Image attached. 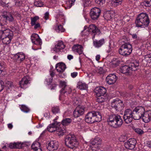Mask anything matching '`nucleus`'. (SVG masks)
<instances>
[{
	"mask_svg": "<svg viewBox=\"0 0 151 151\" xmlns=\"http://www.w3.org/2000/svg\"><path fill=\"white\" fill-rule=\"evenodd\" d=\"M150 22L148 16L146 13H140L136 18L135 23L137 27L145 28L147 27Z\"/></svg>",
	"mask_w": 151,
	"mask_h": 151,
	"instance_id": "1",
	"label": "nucleus"
},
{
	"mask_svg": "<svg viewBox=\"0 0 151 151\" xmlns=\"http://www.w3.org/2000/svg\"><path fill=\"white\" fill-rule=\"evenodd\" d=\"M101 120L100 113L98 111H93L88 112L86 116L85 121L88 123L100 122Z\"/></svg>",
	"mask_w": 151,
	"mask_h": 151,
	"instance_id": "2",
	"label": "nucleus"
},
{
	"mask_svg": "<svg viewBox=\"0 0 151 151\" xmlns=\"http://www.w3.org/2000/svg\"><path fill=\"white\" fill-rule=\"evenodd\" d=\"M107 122L110 126L115 128L120 127L123 124V120L121 116L115 114L110 115Z\"/></svg>",
	"mask_w": 151,
	"mask_h": 151,
	"instance_id": "3",
	"label": "nucleus"
},
{
	"mask_svg": "<svg viewBox=\"0 0 151 151\" xmlns=\"http://www.w3.org/2000/svg\"><path fill=\"white\" fill-rule=\"evenodd\" d=\"M65 144L68 147L73 149L77 147L78 143L74 135L69 134L65 137Z\"/></svg>",
	"mask_w": 151,
	"mask_h": 151,
	"instance_id": "4",
	"label": "nucleus"
},
{
	"mask_svg": "<svg viewBox=\"0 0 151 151\" xmlns=\"http://www.w3.org/2000/svg\"><path fill=\"white\" fill-rule=\"evenodd\" d=\"M132 50L131 44L126 43L122 45L119 49V52L120 54L127 56L129 55Z\"/></svg>",
	"mask_w": 151,
	"mask_h": 151,
	"instance_id": "5",
	"label": "nucleus"
},
{
	"mask_svg": "<svg viewBox=\"0 0 151 151\" xmlns=\"http://www.w3.org/2000/svg\"><path fill=\"white\" fill-rule=\"evenodd\" d=\"M145 108L142 106H137L133 109V119L138 120L142 118L145 111Z\"/></svg>",
	"mask_w": 151,
	"mask_h": 151,
	"instance_id": "6",
	"label": "nucleus"
},
{
	"mask_svg": "<svg viewBox=\"0 0 151 151\" xmlns=\"http://www.w3.org/2000/svg\"><path fill=\"white\" fill-rule=\"evenodd\" d=\"M133 110L132 111L129 109L126 110L123 116L124 121L126 124L130 123L133 119Z\"/></svg>",
	"mask_w": 151,
	"mask_h": 151,
	"instance_id": "7",
	"label": "nucleus"
},
{
	"mask_svg": "<svg viewBox=\"0 0 151 151\" xmlns=\"http://www.w3.org/2000/svg\"><path fill=\"white\" fill-rule=\"evenodd\" d=\"M111 106L117 111H120L122 110L124 108V104L123 102L116 99H114L112 102Z\"/></svg>",
	"mask_w": 151,
	"mask_h": 151,
	"instance_id": "8",
	"label": "nucleus"
},
{
	"mask_svg": "<svg viewBox=\"0 0 151 151\" xmlns=\"http://www.w3.org/2000/svg\"><path fill=\"white\" fill-rule=\"evenodd\" d=\"M101 14L100 9L97 7H94L91 9L90 12V16L93 20H97Z\"/></svg>",
	"mask_w": 151,
	"mask_h": 151,
	"instance_id": "9",
	"label": "nucleus"
},
{
	"mask_svg": "<svg viewBox=\"0 0 151 151\" xmlns=\"http://www.w3.org/2000/svg\"><path fill=\"white\" fill-rule=\"evenodd\" d=\"M136 143V140L135 139L131 138L124 143V145L126 148L132 150L135 147Z\"/></svg>",
	"mask_w": 151,
	"mask_h": 151,
	"instance_id": "10",
	"label": "nucleus"
},
{
	"mask_svg": "<svg viewBox=\"0 0 151 151\" xmlns=\"http://www.w3.org/2000/svg\"><path fill=\"white\" fill-rule=\"evenodd\" d=\"M84 107L83 106L78 105L77 106L73 112L75 117H78L83 115L84 112Z\"/></svg>",
	"mask_w": 151,
	"mask_h": 151,
	"instance_id": "11",
	"label": "nucleus"
},
{
	"mask_svg": "<svg viewBox=\"0 0 151 151\" xmlns=\"http://www.w3.org/2000/svg\"><path fill=\"white\" fill-rule=\"evenodd\" d=\"M31 40L32 42L35 45H40L42 44L41 39L37 34H32L31 36Z\"/></svg>",
	"mask_w": 151,
	"mask_h": 151,
	"instance_id": "12",
	"label": "nucleus"
},
{
	"mask_svg": "<svg viewBox=\"0 0 151 151\" xmlns=\"http://www.w3.org/2000/svg\"><path fill=\"white\" fill-rule=\"evenodd\" d=\"M117 77L114 74H109L106 78V81L107 83L109 85L114 83L116 81Z\"/></svg>",
	"mask_w": 151,
	"mask_h": 151,
	"instance_id": "13",
	"label": "nucleus"
},
{
	"mask_svg": "<svg viewBox=\"0 0 151 151\" xmlns=\"http://www.w3.org/2000/svg\"><path fill=\"white\" fill-rule=\"evenodd\" d=\"M30 81V79L29 76L24 77L19 82L20 86L23 88H26L27 84L29 83V81Z\"/></svg>",
	"mask_w": 151,
	"mask_h": 151,
	"instance_id": "14",
	"label": "nucleus"
},
{
	"mask_svg": "<svg viewBox=\"0 0 151 151\" xmlns=\"http://www.w3.org/2000/svg\"><path fill=\"white\" fill-rule=\"evenodd\" d=\"M142 119L145 123H148L151 120V111H148L144 112Z\"/></svg>",
	"mask_w": 151,
	"mask_h": 151,
	"instance_id": "15",
	"label": "nucleus"
},
{
	"mask_svg": "<svg viewBox=\"0 0 151 151\" xmlns=\"http://www.w3.org/2000/svg\"><path fill=\"white\" fill-rule=\"evenodd\" d=\"M95 92L96 94V96L104 95L106 93V89L102 86L97 87L95 89Z\"/></svg>",
	"mask_w": 151,
	"mask_h": 151,
	"instance_id": "16",
	"label": "nucleus"
},
{
	"mask_svg": "<svg viewBox=\"0 0 151 151\" xmlns=\"http://www.w3.org/2000/svg\"><path fill=\"white\" fill-rule=\"evenodd\" d=\"M65 47V45L62 41H58L57 44L55 45L53 50L56 52H58L61 50H63Z\"/></svg>",
	"mask_w": 151,
	"mask_h": 151,
	"instance_id": "17",
	"label": "nucleus"
},
{
	"mask_svg": "<svg viewBox=\"0 0 151 151\" xmlns=\"http://www.w3.org/2000/svg\"><path fill=\"white\" fill-rule=\"evenodd\" d=\"M2 34V37H13V32L9 29H5L1 30Z\"/></svg>",
	"mask_w": 151,
	"mask_h": 151,
	"instance_id": "18",
	"label": "nucleus"
},
{
	"mask_svg": "<svg viewBox=\"0 0 151 151\" xmlns=\"http://www.w3.org/2000/svg\"><path fill=\"white\" fill-rule=\"evenodd\" d=\"M56 69L60 73H63L66 68L65 64L62 63H57L55 66Z\"/></svg>",
	"mask_w": 151,
	"mask_h": 151,
	"instance_id": "19",
	"label": "nucleus"
},
{
	"mask_svg": "<svg viewBox=\"0 0 151 151\" xmlns=\"http://www.w3.org/2000/svg\"><path fill=\"white\" fill-rule=\"evenodd\" d=\"M88 30L89 32L93 33H98L99 34L100 30L94 24H91L88 27Z\"/></svg>",
	"mask_w": 151,
	"mask_h": 151,
	"instance_id": "20",
	"label": "nucleus"
},
{
	"mask_svg": "<svg viewBox=\"0 0 151 151\" xmlns=\"http://www.w3.org/2000/svg\"><path fill=\"white\" fill-rule=\"evenodd\" d=\"M57 145L55 144L54 141H51L49 142L47 146V149L50 151H53L57 149Z\"/></svg>",
	"mask_w": 151,
	"mask_h": 151,
	"instance_id": "21",
	"label": "nucleus"
},
{
	"mask_svg": "<svg viewBox=\"0 0 151 151\" xmlns=\"http://www.w3.org/2000/svg\"><path fill=\"white\" fill-rule=\"evenodd\" d=\"M83 47L81 45L78 44L74 45L72 47V50L76 52L80 55L83 53Z\"/></svg>",
	"mask_w": 151,
	"mask_h": 151,
	"instance_id": "22",
	"label": "nucleus"
},
{
	"mask_svg": "<svg viewBox=\"0 0 151 151\" xmlns=\"http://www.w3.org/2000/svg\"><path fill=\"white\" fill-rule=\"evenodd\" d=\"M129 65L131 71H135L139 69V63L137 62L131 63L129 64Z\"/></svg>",
	"mask_w": 151,
	"mask_h": 151,
	"instance_id": "23",
	"label": "nucleus"
},
{
	"mask_svg": "<svg viewBox=\"0 0 151 151\" xmlns=\"http://www.w3.org/2000/svg\"><path fill=\"white\" fill-rule=\"evenodd\" d=\"M67 86L66 83L65 81H61L60 82V87L61 88L60 92L61 94H64L67 92L66 88Z\"/></svg>",
	"mask_w": 151,
	"mask_h": 151,
	"instance_id": "24",
	"label": "nucleus"
},
{
	"mask_svg": "<svg viewBox=\"0 0 151 151\" xmlns=\"http://www.w3.org/2000/svg\"><path fill=\"white\" fill-rule=\"evenodd\" d=\"M54 122L52 124H50L49 126L47 127V130L50 132H55L56 130V126L55 125L56 119H55L54 120Z\"/></svg>",
	"mask_w": 151,
	"mask_h": 151,
	"instance_id": "25",
	"label": "nucleus"
},
{
	"mask_svg": "<svg viewBox=\"0 0 151 151\" xmlns=\"http://www.w3.org/2000/svg\"><path fill=\"white\" fill-rule=\"evenodd\" d=\"M129 68V65H124L121 67L120 71L123 73L128 74L131 71Z\"/></svg>",
	"mask_w": 151,
	"mask_h": 151,
	"instance_id": "26",
	"label": "nucleus"
},
{
	"mask_svg": "<svg viewBox=\"0 0 151 151\" xmlns=\"http://www.w3.org/2000/svg\"><path fill=\"white\" fill-rule=\"evenodd\" d=\"M105 43L104 40L102 39L99 41L96 40L93 41L94 46L96 47L99 48L101 47Z\"/></svg>",
	"mask_w": 151,
	"mask_h": 151,
	"instance_id": "27",
	"label": "nucleus"
},
{
	"mask_svg": "<svg viewBox=\"0 0 151 151\" xmlns=\"http://www.w3.org/2000/svg\"><path fill=\"white\" fill-rule=\"evenodd\" d=\"M6 21H8L9 22H14V18L13 16L9 13L4 12Z\"/></svg>",
	"mask_w": 151,
	"mask_h": 151,
	"instance_id": "28",
	"label": "nucleus"
},
{
	"mask_svg": "<svg viewBox=\"0 0 151 151\" xmlns=\"http://www.w3.org/2000/svg\"><path fill=\"white\" fill-rule=\"evenodd\" d=\"M56 129L55 132H56L57 133L59 136H62L64 134V133L66 132L65 130V129H63L60 127V125L58 126H56Z\"/></svg>",
	"mask_w": 151,
	"mask_h": 151,
	"instance_id": "29",
	"label": "nucleus"
},
{
	"mask_svg": "<svg viewBox=\"0 0 151 151\" xmlns=\"http://www.w3.org/2000/svg\"><path fill=\"white\" fill-rule=\"evenodd\" d=\"M7 24V22L4 12L3 14L0 16V25L2 27L5 25H6Z\"/></svg>",
	"mask_w": 151,
	"mask_h": 151,
	"instance_id": "30",
	"label": "nucleus"
},
{
	"mask_svg": "<svg viewBox=\"0 0 151 151\" xmlns=\"http://www.w3.org/2000/svg\"><path fill=\"white\" fill-rule=\"evenodd\" d=\"M22 144L21 143L16 142L10 143L9 145V147L11 149L18 148H22Z\"/></svg>",
	"mask_w": 151,
	"mask_h": 151,
	"instance_id": "31",
	"label": "nucleus"
},
{
	"mask_svg": "<svg viewBox=\"0 0 151 151\" xmlns=\"http://www.w3.org/2000/svg\"><path fill=\"white\" fill-rule=\"evenodd\" d=\"M40 143L39 142L33 143L31 147L32 149L35 151H42V149L40 148Z\"/></svg>",
	"mask_w": 151,
	"mask_h": 151,
	"instance_id": "32",
	"label": "nucleus"
},
{
	"mask_svg": "<svg viewBox=\"0 0 151 151\" xmlns=\"http://www.w3.org/2000/svg\"><path fill=\"white\" fill-rule=\"evenodd\" d=\"M15 57L16 59L22 61L25 58L24 55L22 53H18L15 55Z\"/></svg>",
	"mask_w": 151,
	"mask_h": 151,
	"instance_id": "33",
	"label": "nucleus"
},
{
	"mask_svg": "<svg viewBox=\"0 0 151 151\" xmlns=\"http://www.w3.org/2000/svg\"><path fill=\"white\" fill-rule=\"evenodd\" d=\"M77 87L80 90H86L87 88V86L85 83L80 82L78 83Z\"/></svg>",
	"mask_w": 151,
	"mask_h": 151,
	"instance_id": "34",
	"label": "nucleus"
},
{
	"mask_svg": "<svg viewBox=\"0 0 151 151\" xmlns=\"http://www.w3.org/2000/svg\"><path fill=\"white\" fill-rule=\"evenodd\" d=\"M96 101L99 103H102L104 102L106 99V97L104 95L96 96Z\"/></svg>",
	"mask_w": 151,
	"mask_h": 151,
	"instance_id": "35",
	"label": "nucleus"
},
{
	"mask_svg": "<svg viewBox=\"0 0 151 151\" xmlns=\"http://www.w3.org/2000/svg\"><path fill=\"white\" fill-rule=\"evenodd\" d=\"M72 121V119L70 118H66L63 119L61 123L62 125L66 126L69 124Z\"/></svg>",
	"mask_w": 151,
	"mask_h": 151,
	"instance_id": "36",
	"label": "nucleus"
},
{
	"mask_svg": "<svg viewBox=\"0 0 151 151\" xmlns=\"http://www.w3.org/2000/svg\"><path fill=\"white\" fill-rule=\"evenodd\" d=\"M13 37H4L2 39V42L4 44H8L10 43Z\"/></svg>",
	"mask_w": 151,
	"mask_h": 151,
	"instance_id": "37",
	"label": "nucleus"
},
{
	"mask_svg": "<svg viewBox=\"0 0 151 151\" xmlns=\"http://www.w3.org/2000/svg\"><path fill=\"white\" fill-rule=\"evenodd\" d=\"M39 19V17L37 16H35L31 18V24L32 26H33L36 24L37 20Z\"/></svg>",
	"mask_w": 151,
	"mask_h": 151,
	"instance_id": "38",
	"label": "nucleus"
},
{
	"mask_svg": "<svg viewBox=\"0 0 151 151\" xmlns=\"http://www.w3.org/2000/svg\"><path fill=\"white\" fill-rule=\"evenodd\" d=\"M101 140L99 137H96L93 139L92 142L93 145H97L100 144Z\"/></svg>",
	"mask_w": 151,
	"mask_h": 151,
	"instance_id": "39",
	"label": "nucleus"
},
{
	"mask_svg": "<svg viewBox=\"0 0 151 151\" xmlns=\"http://www.w3.org/2000/svg\"><path fill=\"white\" fill-rule=\"evenodd\" d=\"M20 109L22 111L26 113H27L30 111L28 107L24 105H21Z\"/></svg>",
	"mask_w": 151,
	"mask_h": 151,
	"instance_id": "40",
	"label": "nucleus"
},
{
	"mask_svg": "<svg viewBox=\"0 0 151 151\" xmlns=\"http://www.w3.org/2000/svg\"><path fill=\"white\" fill-rule=\"evenodd\" d=\"M60 111V109L58 106H54L52 109V111L54 114L58 113Z\"/></svg>",
	"mask_w": 151,
	"mask_h": 151,
	"instance_id": "41",
	"label": "nucleus"
},
{
	"mask_svg": "<svg viewBox=\"0 0 151 151\" xmlns=\"http://www.w3.org/2000/svg\"><path fill=\"white\" fill-rule=\"evenodd\" d=\"M50 76L51 77L50 78H47L46 79V81L47 82L49 83H51L52 81V77L54 76L55 73L53 72H51L50 74Z\"/></svg>",
	"mask_w": 151,
	"mask_h": 151,
	"instance_id": "42",
	"label": "nucleus"
},
{
	"mask_svg": "<svg viewBox=\"0 0 151 151\" xmlns=\"http://www.w3.org/2000/svg\"><path fill=\"white\" fill-rule=\"evenodd\" d=\"M34 4L36 6L41 7L42 6L43 4L41 1L36 0L34 2Z\"/></svg>",
	"mask_w": 151,
	"mask_h": 151,
	"instance_id": "43",
	"label": "nucleus"
},
{
	"mask_svg": "<svg viewBox=\"0 0 151 151\" xmlns=\"http://www.w3.org/2000/svg\"><path fill=\"white\" fill-rule=\"evenodd\" d=\"M106 0H95L96 3L100 5H102L104 4Z\"/></svg>",
	"mask_w": 151,
	"mask_h": 151,
	"instance_id": "44",
	"label": "nucleus"
},
{
	"mask_svg": "<svg viewBox=\"0 0 151 151\" xmlns=\"http://www.w3.org/2000/svg\"><path fill=\"white\" fill-rule=\"evenodd\" d=\"M143 3L146 6H151V0H145Z\"/></svg>",
	"mask_w": 151,
	"mask_h": 151,
	"instance_id": "45",
	"label": "nucleus"
},
{
	"mask_svg": "<svg viewBox=\"0 0 151 151\" xmlns=\"http://www.w3.org/2000/svg\"><path fill=\"white\" fill-rule=\"evenodd\" d=\"M135 132L139 135H141L143 134L144 132L141 129L136 128L134 129Z\"/></svg>",
	"mask_w": 151,
	"mask_h": 151,
	"instance_id": "46",
	"label": "nucleus"
},
{
	"mask_svg": "<svg viewBox=\"0 0 151 151\" xmlns=\"http://www.w3.org/2000/svg\"><path fill=\"white\" fill-rule=\"evenodd\" d=\"M57 30H58V31L59 32H64L65 29L63 28V26L62 25H60L58 26Z\"/></svg>",
	"mask_w": 151,
	"mask_h": 151,
	"instance_id": "47",
	"label": "nucleus"
},
{
	"mask_svg": "<svg viewBox=\"0 0 151 151\" xmlns=\"http://www.w3.org/2000/svg\"><path fill=\"white\" fill-rule=\"evenodd\" d=\"M5 87L4 82L1 80H0V92L3 90Z\"/></svg>",
	"mask_w": 151,
	"mask_h": 151,
	"instance_id": "48",
	"label": "nucleus"
},
{
	"mask_svg": "<svg viewBox=\"0 0 151 151\" xmlns=\"http://www.w3.org/2000/svg\"><path fill=\"white\" fill-rule=\"evenodd\" d=\"M91 0H84V6H89L91 4Z\"/></svg>",
	"mask_w": 151,
	"mask_h": 151,
	"instance_id": "49",
	"label": "nucleus"
},
{
	"mask_svg": "<svg viewBox=\"0 0 151 151\" xmlns=\"http://www.w3.org/2000/svg\"><path fill=\"white\" fill-rule=\"evenodd\" d=\"M78 99V98L76 97L72 98V99L73 102V104H74V105H78V104L79 101Z\"/></svg>",
	"mask_w": 151,
	"mask_h": 151,
	"instance_id": "50",
	"label": "nucleus"
},
{
	"mask_svg": "<svg viewBox=\"0 0 151 151\" xmlns=\"http://www.w3.org/2000/svg\"><path fill=\"white\" fill-rule=\"evenodd\" d=\"M68 4L69 5V8H70L72 6L73 4L74 3L75 1V0H68Z\"/></svg>",
	"mask_w": 151,
	"mask_h": 151,
	"instance_id": "51",
	"label": "nucleus"
},
{
	"mask_svg": "<svg viewBox=\"0 0 151 151\" xmlns=\"http://www.w3.org/2000/svg\"><path fill=\"white\" fill-rule=\"evenodd\" d=\"M114 3H115L116 5L121 4L122 0H114Z\"/></svg>",
	"mask_w": 151,
	"mask_h": 151,
	"instance_id": "52",
	"label": "nucleus"
},
{
	"mask_svg": "<svg viewBox=\"0 0 151 151\" xmlns=\"http://www.w3.org/2000/svg\"><path fill=\"white\" fill-rule=\"evenodd\" d=\"M49 15L48 12H47L45 13L44 17L45 20H47L49 18Z\"/></svg>",
	"mask_w": 151,
	"mask_h": 151,
	"instance_id": "53",
	"label": "nucleus"
},
{
	"mask_svg": "<svg viewBox=\"0 0 151 151\" xmlns=\"http://www.w3.org/2000/svg\"><path fill=\"white\" fill-rule=\"evenodd\" d=\"M142 41V39L141 38H140L139 37H138L135 40V43H139L140 42H141Z\"/></svg>",
	"mask_w": 151,
	"mask_h": 151,
	"instance_id": "54",
	"label": "nucleus"
},
{
	"mask_svg": "<svg viewBox=\"0 0 151 151\" xmlns=\"http://www.w3.org/2000/svg\"><path fill=\"white\" fill-rule=\"evenodd\" d=\"M78 75V73L76 72H74L73 73H72L71 74V76L73 78H75Z\"/></svg>",
	"mask_w": 151,
	"mask_h": 151,
	"instance_id": "55",
	"label": "nucleus"
},
{
	"mask_svg": "<svg viewBox=\"0 0 151 151\" xmlns=\"http://www.w3.org/2000/svg\"><path fill=\"white\" fill-rule=\"evenodd\" d=\"M34 25V29H37V28L39 27H40V24L39 23L35 24Z\"/></svg>",
	"mask_w": 151,
	"mask_h": 151,
	"instance_id": "56",
	"label": "nucleus"
},
{
	"mask_svg": "<svg viewBox=\"0 0 151 151\" xmlns=\"http://www.w3.org/2000/svg\"><path fill=\"white\" fill-rule=\"evenodd\" d=\"M4 69V67L0 63V74L1 73Z\"/></svg>",
	"mask_w": 151,
	"mask_h": 151,
	"instance_id": "57",
	"label": "nucleus"
},
{
	"mask_svg": "<svg viewBox=\"0 0 151 151\" xmlns=\"http://www.w3.org/2000/svg\"><path fill=\"white\" fill-rule=\"evenodd\" d=\"M120 62L119 60H117L116 62L114 63L113 64L116 66H117L120 64Z\"/></svg>",
	"mask_w": 151,
	"mask_h": 151,
	"instance_id": "58",
	"label": "nucleus"
},
{
	"mask_svg": "<svg viewBox=\"0 0 151 151\" xmlns=\"http://www.w3.org/2000/svg\"><path fill=\"white\" fill-rule=\"evenodd\" d=\"M132 35V38L134 39H136L138 37L137 36V35L136 34H134Z\"/></svg>",
	"mask_w": 151,
	"mask_h": 151,
	"instance_id": "59",
	"label": "nucleus"
},
{
	"mask_svg": "<svg viewBox=\"0 0 151 151\" xmlns=\"http://www.w3.org/2000/svg\"><path fill=\"white\" fill-rule=\"evenodd\" d=\"M124 138V140H122L121 141L124 142V141L125 140L127 139V137L126 136H122L120 138Z\"/></svg>",
	"mask_w": 151,
	"mask_h": 151,
	"instance_id": "60",
	"label": "nucleus"
},
{
	"mask_svg": "<svg viewBox=\"0 0 151 151\" xmlns=\"http://www.w3.org/2000/svg\"><path fill=\"white\" fill-rule=\"evenodd\" d=\"M67 58L68 59L70 60L73 58V57L71 55H68L67 56Z\"/></svg>",
	"mask_w": 151,
	"mask_h": 151,
	"instance_id": "61",
	"label": "nucleus"
},
{
	"mask_svg": "<svg viewBox=\"0 0 151 151\" xmlns=\"http://www.w3.org/2000/svg\"><path fill=\"white\" fill-rule=\"evenodd\" d=\"M100 55H97L96 56V60L97 61H99L100 59Z\"/></svg>",
	"mask_w": 151,
	"mask_h": 151,
	"instance_id": "62",
	"label": "nucleus"
},
{
	"mask_svg": "<svg viewBox=\"0 0 151 151\" xmlns=\"http://www.w3.org/2000/svg\"><path fill=\"white\" fill-rule=\"evenodd\" d=\"M62 73H60L58 75L61 78H63L65 76L64 75V74H62Z\"/></svg>",
	"mask_w": 151,
	"mask_h": 151,
	"instance_id": "63",
	"label": "nucleus"
},
{
	"mask_svg": "<svg viewBox=\"0 0 151 151\" xmlns=\"http://www.w3.org/2000/svg\"><path fill=\"white\" fill-rule=\"evenodd\" d=\"M8 127L9 129H11L13 127V126L11 124H9L8 125Z\"/></svg>",
	"mask_w": 151,
	"mask_h": 151,
	"instance_id": "64",
	"label": "nucleus"
}]
</instances>
